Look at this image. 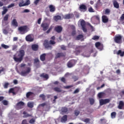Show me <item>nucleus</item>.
<instances>
[{
	"mask_svg": "<svg viewBox=\"0 0 124 124\" xmlns=\"http://www.w3.org/2000/svg\"><path fill=\"white\" fill-rule=\"evenodd\" d=\"M25 57V50L24 49H19L17 53L13 56V60L16 62H21Z\"/></svg>",
	"mask_w": 124,
	"mask_h": 124,
	"instance_id": "obj_1",
	"label": "nucleus"
},
{
	"mask_svg": "<svg viewBox=\"0 0 124 124\" xmlns=\"http://www.w3.org/2000/svg\"><path fill=\"white\" fill-rule=\"evenodd\" d=\"M18 31L21 34H25V33H27V31H29L28 26H23L18 27Z\"/></svg>",
	"mask_w": 124,
	"mask_h": 124,
	"instance_id": "obj_2",
	"label": "nucleus"
},
{
	"mask_svg": "<svg viewBox=\"0 0 124 124\" xmlns=\"http://www.w3.org/2000/svg\"><path fill=\"white\" fill-rule=\"evenodd\" d=\"M123 37L120 34L116 35L114 37V41L117 44H121L122 43Z\"/></svg>",
	"mask_w": 124,
	"mask_h": 124,
	"instance_id": "obj_3",
	"label": "nucleus"
},
{
	"mask_svg": "<svg viewBox=\"0 0 124 124\" xmlns=\"http://www.w3.org/2000/svg\"><path fill=\"white\" fill-rule=\"evenodd\" d=\"M25 106V103L23 101H20L16 103V108L18 110H20L21 109H23Z\"/></svg>",
	"mask_w": 124,
	"mask_h": 124,
	"instance_id": "obj_4",
	"label": "nucleus"
},
{
	"mask_svg": "<svg viewBox=\"0 0 124 124\" xmlns=\"http://www.w3.org/2000/svg\"><path fill=\"white\" fill-rule=\"evenodd\" d=\"M76 62H77L76 61L74 60H71L67 62V67L69 68H71V67H73V66H74V65L76 64Z\"/></svg>",
	"mask_w": 124,
	"mask_h": 124,
	"instance_id": "obj_5",
	"label": "nucleus"
},
{
	"mask_svg": "<svg viewBox=\"0 0 124 124\" xmlns=\"http://www.w3.org/2000/svg\"><path fill=\"white\" fill-rule=\"evenodd\" d=\"M110 101V99H101L99 100V103L100 106H102V105H104L105 104H107V103H109Z\"/></svg>",
	"mask_w": 124,
	"mask_h": 124,
	"instance_id": "obj_6",
	"label": "nucleus"
},
{
	"mask_svg": "<svg viewBox=\"0 0 124 124\" xmlns=\"http://www.w3.org/2000/svg\"><path fill=\"white\" fill-rule=\"evenodd\" d=\"M18 5L19 7H23L24 6L30 5V3L29 1H26V2H25V1H24V0H20V1L19 2Z\"/></svg>",
	"mask_w": 124,
	"mask_h": 124,
	"instance_id": "obj_7",
	"label": "nucleus"
},
{
	"mask_svg": "<svg viewBox=\"0 0 124 124\" xmlns=\"http://www.w3.org/2000/svg\"><path fill=\"white\" fill-rule=\"evenodd\" d=\"M30 72H31V68L30 67H27L26 71H22L21 73L18 72V73H19L20 75L21 76H27V74H28Z\"/></svg>",
	"mask_w": 124,
	"mask_h": 124,
	"instance_id": "obj_8",
	"label": "nucleus"
},
{
	"mask_svg": "<svg viewBox=\"0 0 124 124\" xmlns=\"http://www.w3.org/2000/svg\"><path fill=\"white\" fill-rule=\"evenodd\" d=\"M80 25L84 32H87V28H86V22L84 20H82L80 22Z\"/></svg>",
	"mask_w": 124,
	"mask_h": 124,
	"instance_id": "obj_9",
	"label": "nucleus"
},
{
	"mask_svg": "<svg viewBox=\"0 0 124 124\" xmlns=\"http://www.w3.org/2000/svg\"><path fill=\"white\" fill-rule=\"evenodd\" d=\"M49 25L48 23H43L41 25V27L43 28V30L44 31H47V29H49Z\"/></svg>",
	"mask_w": 124,
	"mask_h": 124,
	"instance_id": "obj_10",
	"label": "nucleus"
},
{
	"mask_svg": "<svg viewBox=\"0 0 124 124\" xmlns=\"http://www.w3.org/2000/svg\"><path fill=\"white\" fill-rule=\"evenodd\" d=\"M95 46L97 49L100 50V51L103 50V45L101 44V43H100L99 42H96L95 44Z\"/></svg>",
	"mask_w": 124,
	"mask_h": 124,
	"instance_id": "obj_11",
	"label": "nucleus"
},
{
	"mask_svg": "<svg viewBox=\"0 0 124 124\" xmlns=\"http://www.w3.org/2000/svg\"><path fill=\"white\" fill-rule=\"evenodd\" d=\"M79 10L80 11H81V12H86V11H87V6H86L85 4H81L79 6Z\"/></svg>",
	"mask_w": 124,
	"mask_h": 124,
	"instance_id": "obj_12",
	"label": "nucleus"
},
{
	"mask_svg": "<svg viewBox=\"0 0 124 124\" xmlns=\"http://www.w3.org/2000/svg\"><path fill=\"white\" fill-rule=\"evenodd\" d=\"M44 46H45V48H46V49H52V46L49 43L48 40L45 41L44 43Z\"/></svg>",
	"mask_w": 124,
	"mask_h": 124,
	"instance_id": "obj_13",
	"label": "nucleus"
},
{
	"mask_svg": "<svg viewBox=\"0 0 124 124\" xmlns=\"http://www.w3.org/2000/svg\"><path fill=\"white\" fill-rule=\"evenodd\" d=\"M54 30L56 32H58V33H61V32L62 31V28L61 26L55 27Z\"/></svg>",
	"mask_w": 124,
	"mask_h": 124,
	"instance_id": "obj_14",
	"label": "nucleus"
},
{
	"mask_svg": "<svg viewBox=\"0 0 124 124\" xmlns=\"http://www.w3.org/2000/svg\"><path fill=\"white\" fill-rule=\"evenodd\" d=\"M26 41H29V42H32L33 41V38L31 36V35L29 34L26 37Z\"/></svg>",
	"mask_w": 124,
	"mask_h": 124,
	"instance_id": "obj_15",
	"label": "nucleus"
},
{
	"mask_svg": "<svg viewBox=\"0 0 124 124\" xmlns=\"http://www.w3.org/2000/svg\"><path fill=\"white\" fill-rule=\"evenodd\" d=\"M74 17V15L73 14H66L64 16V19H71V18H73Z\"/></svg>",
	"mask_w": 124,
	"mask_h": 124,
	"instance_id": "obj_16",
	"label": "nucleus"
},
{
	"mask_svg": "<svg viewBox=\"0 0 124 124\" xmlns=\"http://www.w3.org/2000/svg\"><path fill=\"white\" fill-rule=\"evenodd\" d=\"M49 11L51 13H54L56 11V8L55 7V6L53 5H49Z\"/></svg>",
	"mask_w": 124,
	"mask_h": 124,
	"instance_id": "obj_17",
	"label": "nucleus"
},
{
	"mask_svg": "<svg viewBox=\"0 0 124 124\" xmlns=\"http://www.w3.org/2000/svg\"><path fill=\"white\" fill-rule=\"evenodd\" d=\"M113 6L115 8H117V9H119L120 8V4L118 3V1L116 0L112 1Z\"/></svg>",
	"mask_w": 124,
	"mask_h": 124,
	"instance_id": "obj_18",
	"label": "nucleus"
},
{
	"mask_svg": "<svg viewBox=\"0 0 124 124\" xmlns=\"http://www.w3.org/2000/svg\"><path fill=\"white\" fill-rule=\"evenodd\" d=\"M17 92H18V88H11L10 89L9 91V93H13V94L14 95H15V94H16V92H14V91H16L17 90Z\"/></svg>",
	"mask_w": 124,
	"mask_h": 124,
	"instance_id": "obj_19",
	"label": "nucleus"
},
{
	"mask_svg": "<svg viewBox=\"0 0 124 124\" xmlns=\"http://www.w3.org/2000/svg\"><path fill=\"white\" fill-rule=\"evenodd\" d=\"M82 52V46H77L76 48V52L77 54H80Z\"/></svg>",
	"mask_w": 124,
	"mask_h": 124,
	"instance_id": "obj_20",
	"label": "nucleus"
},
{
	"mask_svg": "<svg viewBox=\"0 0 124 124\" xmlns=\"http://www.w3.org/2000/svg\"><path fill=\"white\" fill-rule=\"evenodd\" d=\"M124 106V103L123 101H120L119 103V105L118 106V109H120V110H122L123 109V108Z\"/></svg>",
	"mask_w": 124,
	"mask_h": 124,
	"instance_id": "obj_21",
	"label": "nucleus"
},
{
	"mask_svg": "<svg viewBox=\"0 0 124 124\" xmlns=\"http://www.w3.org/2000/svg\"><path fill=\"white\" fill-rule=\"evenodd\" d=\"M12 25L13 26V27H15L16 28L18 27V22H17V20H16V19H14L12 21Z\"/></svg>",
	"mask_w": 124,
	"mask_h": 124,
	"instance_id": "obj_22",
	"label": "nucleus"
},
{
	"mask_svg": "<svg viewBox=\"0 0 124 124\" xmlns=\"http://www.w3.org/2000/svg\"><path fill=\"white\" fill-rule=\"evenodd\" d=\"M62 57H64L63 53H58L56 54L55 59H59V58H62Z\"/></svg>",
	"mask_w": 124,
	"mask_h": 124,
	"instance_id": "obj_23",
	"label": "nucleus"
},
{
	"mask_svg": "<svg viewBox=\"0 0 124 124\" xmlns=\"http://www.w3.org/2000/svg\"><path fill=\"white\" fill-rule=\"evenodd\" d=\"M40 77L41 78H44V79H46L47 80V79H49V75L48 74H45V73H42L40 75Z\"/></svg>",
	"mask_w": 124,
	"mask_h": 124,
	"instance_id": "obj_24",
	"label": "nucleus"
},
{
	"mask_svg": "<svg viewBox=\"0 0 124 124\" xmlns=\"http://www.w3.org/2000/svg\"><path fill=\"white\" fill-rule=\"evenodd\" d=\"M53 20L55 21V22H58L59 20H62V16H55L53 17Z\"/></svg>",
	"mask_w": 124,
	"mask_h": 124,
	"instance_id": "obj_25",
	"label": "nucleus"
},
{
	"mask_svg": "<svg viewBox=\"0 0 124 124\" xmlns=\"http://www.w3.org/2000/svg\"><path fill=\"white\" fill-rule=\"evenodd\" d=\"M116 55L118 56H120V57H124V51H122L121 50H119L116 52Z\"/></svg>",
	"mask_w": 124,
	"mask_h": 124,
	"instance_id": "obj_26",
	"label": "nucleus"
},
{
	"mask_svg": "<svg viewBox=\"0 0 124 124\" xmlns=\"http://www.w3.org/2000/svg\"><path fill=\"white\" fill-rule=\"evenodd\" d=\"M67 121V115L63 116L61 118V123H65Z\"/></svg>",
	"mask_w": 124,
	"mask_h": 124,
	"instance_id": "obj_27",
	"label": "nucleus"
},
{
	"mask_svg": "<svg viewBox=\"0 0 124 124\" xmlns=\"http://www.w3.org/2000/svg\"><path fill=\"white\" fill-rule=\"evenodd\" d=\"M40 60L42 61V62H44L46 59V54L44 53L42 55H41L40 57Z\"/></svg>",
	"mask_w": 124,
	"mask_h": 124,
	"instance_id": "obj_28",
	"label": "nucleus"
},
{
	"mask_svg": "<svg viewBox=\"0 0 124 124\" xmlns=\"http://www.w3.org/2000/svg\"><path fill=\"white\" fill-rule=\"evenodd\" d=\"M32 50L33 51H37L38 50V45L34 44L31 46Z\"/></svg>",
	"mask_w": 124,
	"mask_h": 124,
	"instance_id": "obj_29",
	"label": "nucleus"
},
{
	"mask_svg": "<svg viewBox=\"0 0 124 124\" xmlns=\"http://www.w3.org/2000/svg\"><path fill=\"white\" fill-rule=\"evenodd\" d=\"M102 21L103 23H107L108 22V19L106 16H103L102 17Z\"/></svg>",
	"mask_w": 124,
	"mask_h": 124,
	"instance_id": "obj_30",
	"label": "nucleus"
},
{
	"mask_svg": "<svg viewBox=\"0 0 124 124\" xmlns=\"http://www.w3.org/2000/svg\"><path fill=\"white\" fill-rule=\"evenodd\" d=\"M23 114L24 115L23 118H29V117H31V115L28 114V113L27 112V111H24L23 112Z\"/></svg>",
	"mask_w": 124,
	"mask_h": 124,
	"instance_id": "obj_31",
	"label": "nucleus"
},
{
	"mask_svg": "<svg viewBox=\"0 0 124 124\" xmlns=\"http://www.w3.org/2000/svg\"><path fill=\"white\" fill-rule=\"evenodd\" d=\"M101 0H98L95 6V8H98V7H100V6H101Z\"/></svg>",
	"mask_w": 124,
	"mask_h": 124,
	"instance_id": "obj_32",
	"label": "nucleus"
},
{
	"mask_svg": "<svg viewBox=\"0 0 124 124\" xmlns=\"http://www.w3.org/2000/svg\"><path fill=\"white\" fill-rule=\"evenodd\" d=\"M53 90L54 92H57V93H62V89L61 88L55 87L53 88Z\"/></svg>",
	"mask_w": 124,
	"mask_h": 124,
	"instance_id": "obj_33",
	"label": "nucleus"
},
{
	"mask_svg": "<svg viewBox=\"0 0 124 124\" xmlns=\"http://www.w3.org/2000/svg\"><path fill=\"white\" fill-rule=\"evenodd\" d=\"M34 94V93L31 92H28L26 93V97H27V98H30V97L32 95V94Z\"/></svg>",
	"mask_w": 124,
	"mask_h": 124,
	"instance_id": "obj_34",
	"label": "nucleus"
},
{
	"mask_svg": "<svg viewBox=\"0 0 124 124\" xmlns=\"http://www.w3.org/2000/svg\"><path fill=\"white\" fill-rule=\"evenodd\" d=\"M61 112H62V113H66V112H67V111H68V109L66 107H62L61 108Z\"/></svg>",
	"mask_w": 124,
	"mask_h": 124,
	"instance_id": "obj_35",
	"label": "nucleus"
},
{
	"mask_svg": "<svg viewBox=\"0 0 124 124\" xmlns=\"http://www.w3.org/2000/svg\"><path fill=\"white\" fill-rule=\"evenodd\" d=\"M110 116L111 119H115V118H116V116H117V113L115 111H113L111 112Z\"/></svg>",
	"mask_w": 124,
	"mask_h": 124,
	"instance_id": "obj_36",
	"label": "nucleus"
},
{
	"mask_svg": "<svg viewBox=\"0 0 124 124\" xmlns=\"http://www.w3.org/2000/svg\"><path fill=\"white\" fill-rule=\"evenodd\" d=\"M3 10L2 12V15H4L5 14H6V13L8 11V9H6V7H3Z\"/></svg>",
	"mask_w": 124,
	"mask_h": 124,
	"instance_id": "obj_37",
	"label": "nucleus"
},
{
	"mask_svg": "<svg viewBox=\"0 0 124 124\" xmlns=\"http://www.w3.org/2000/svg\"><path fill=\"white\" fill-rule=\"evenodd\" d=\"M111 10L109 9H106L105 11V14L106 15H109Z\"/></svg>",
	"mask_w": 124,
	"mask_h": 124,
	"instance_id": "obj_38",
	"label": "nucleus"
},
{
	"mask_svg": "<svg viewBox=\"0 0 124 124\" xmlns=\"http://www.w3.org/2000/svg\"><path fill=\"white\" fill-rule=\"evenodd\" d=\"M27 106L28 107H29V108H33V103L32 102H28Z\"/></svg>",
	"mask_w": 124,
	"mask_h": 124,
	"instance_id": "obj_39",
	"label": "nucleus"
},
{
	"mask_svg": "<svg viewBox=\"0 0 124 124\" xmlns=\"http://www.w3.org/2000/svg\"><path fill=\"white\" fill-rule=\"evenodd\" d=\"M83 37H84V35H83L82 34H79L77 36L76 40H80V39H82V38H83Z\"/></svg>",
	"mask_w": 124,
	"mask_h": 124,
	"instance_id": "obj_40",
	"label": "nucleus"
},
{
	"mask_svg": "<svg viewBox=\"0 0 124 124\" xmlns=\"http://www.w3.org/2000/svg\"><path fill=\"white\" fill-rule=\"evenodd\" d=\"M89 101L91 105H93L94 104V99L93 98H89Z\"/></svg>",
	"mask_w": 124,
	"mask_h": 124,
	"instance_id": "obj_41",
	"label": "nucleus"
},
{
	"mask_svg": "<svg viewBox=\"0 0 124 124\" xmlns=\"http://www.w3.org/2000/svg\"><path fill=\"white\" fill-rule=\"evenodd\" d=\"M82 122L86 123V124H88V123H90V121H91V120L90 118H86L85 119H82Z\"/></svg>",
	"mask_w": 124,
	"mask_h": 124,
	"instance_id": "obj_42",
	"label": "nucleus"
},
{
	"mask_svg": "<svg viewBox=\"0 0 124 124\" xmlns=\"http://www.w3.org/2000/svg\"><path fill=\"white\" fill-rule=\"evenodd\" d=\"M1 46L2 48H4V49H8V48H9V46L5 45L4 44H2Z\"/></svg>",
	"mask_w": 124,
	"mask_h": 124,
	"instance_id": "obj_43",
	"label": "nucleus"
},
{
	"mask_svg": "<svg viewBox=\"0 0 124 124\" xmlns=\"http://www.w3.org/2000/svg\"><path fill=\"white\" fill-rule=\"evenodd\" d=\"M39 97H41L42 99V100H45V98H46V96L44 95V94H41L39 95Z\"/></svg>",
	"mask_w": 124,
	"mask_h": 124,
	"instance_id": "obj_44",
	"label": "nucleus"
},
{
	"mask_svg": "<svg viewBox=\"0 0 124 124\" xmlns=\"http://www.w3.org/2000/svg\"><path fill=\"white\" fill-rule=\"evenodd\" d=\"M9 17V15H8V14L6 15L3 18V20L4 21H8Z\"/></svg>",
	"mask_w": 124,
	"mask_h": 124,
	"instance_id": "obj_45",
	"label": "nucleus"
},
{
	"mask_svg": "<svg viewBox=\"0 0 124 124\" xmlns=\"http://www.w3.org/2000/svg\"><path fill=\"white\" fill-rule=\"evenodd\" d=\"M8 86H9V83L5 82L3 85V87L4 89H7V88H8Z\"/></svg>",
	"mask_w": 124,
	"mask_h": 124,
	"instance_id": "obj_46",
	"label": "nucleus"
},
{
	"mask_svg": "<svg viewBox=\"0 0 124 124\" xmlns=\"http://www.w3.org/2000/svg\"><path fill=\"white\" fill-rule=\"evenodd\" d=\"M92 39L93 40H97L98 39H99V36L97 35H94L93 38Z\"/></svg>",
	"mask_w": 124,
	"mask_h": 124,
	"instance_id": "obj_47",
	"label": "nucleus"
},
{
	"mask_svg": "<svg viewBox=\"0 0 124 124\" xmlns=\"http://www.w3.org/2000/svg\"><path fill=\"white\" fill-rule=\"evenodd\" d=\"M2 102L3 104V105H5V106L8 105V101H7L6 100H3Z\"/></svg>",
	"mask_w": 124,
	"mask_h": 124,
	"instance_id": "obj_48",
	"label": "nucleus"
},
{
	"mask_svg": "<svg viewBox=\"0 0 124 124\" xmlns=\"http://www.w3.org/2000/svg\"><path fill=\"white\" fill-rule=\"evenodd\" d=\"M80 114V111H78V110H75V116H78L79 114Z\"/></svg>",
	"mask_w": 124,
	"mask_h": 124,
	"instance_id": "obj_49",
	"label": "nucleus"
},
{
	"mask_svg": "<svg viewBox=\"0 0 124 124\" xmlns=\"http://www.w3.org/2000/svg\"><path fill=\"white\" fill-rule=\"evenodd\" d=\"M103 96V93H99L98 94V97H99V98H102Z\"/></svg>",
	"mask_w": 124,
	"mask_h": 124,
	"instance_id": "obj_50",
	"label": "nucleus"
},
{
	"mask_svg": "<svg viewBox=\"0 0 124 124\" xmlns=\"http://www.w3.org/2000/svg\"><path fill=\"white\" fill-rule=\"evenodd\" d=\"M88 11L91 13L94 12V10L93 8V7H91L88 9Z\"/></svg>",
	"mask_w": 124,
	"mask_h": 124,
	"instance_id": "obj_51",
	"label": "nucleus"
},
{
	"mask_svg": "<svg viewBox=\"0 0 124 124\" xmlns=\"http://www.w3.org/2000/svg\"><path fill=\"white\" fill-rule=\"evenodd\" d=\"M49 44H50L51 45H54V44H56V42H55V41L54 40H50L49 41Z\"/></svg>",
	"mask_w": 124,
	"mask_h": 124,
	"instance_id": "obj_52",
	"label": "nucleus"
},
{
	"mask_svg": "<svg viewBox=\"0 0 124 124\" xmlns=\"http://www.w3.org/2000/svg\"><path fill=\"white\" fill-rule=\"evenodd\" d=\"M34 123H35V120L33 118L31 119L29 121L30 124H34Z\"/></svg>",
	"mask_w": 124,
	"mask_h": 124,
	"instance_id": "obj_53",
	"label": "nucleus"
},
{
	"mask_svg": "<svg viewBox=\"0 0 124 124\" xmlns=\"http://www.w3.org/2000/svg\"><path fill=\"white\" fill-rule=\"evenodd\" d=\"M34 61V63H39V59H38V58H35Z\"/></svg>",
	"mask_w": 124,
	"mask_h": 124,
	"instance_id": "obj_54",
	"label": "nucleus"
},
{
	"mask_svg": "<svg viewBox=\"0 0 124 124\" xmlns=\"http://www.w3.org/2000/svg\"><path fill=\"white\" fill-rule=\"evenodd\" d=\"M40 1V0H35L34 1V4H35V5H37V4L39 3Z\"/></svg>",
	"mask_w": 124,
	"mask_h": 124,
	"instance_id": "obj_55",
	"label": "nucleus"
},
{
	"mask_svg": "<svg viewBox=\"0 0 124 124\" xmlns=\"http://www.w3.org/2000/svg\"><path fill=\"white\" fill-rule=\"evenodd\" d=\"M15 6V4L14 3H12L8 6L7 8H11V7H14Z\"/></svg>",
	"mask_w": 124,
	"mask_h": 124,
	"instance_id": "obj_56",
	"label": "nucleus"
},
{
	"mask_svg": "<svg viewBox=\"0 0 124 124\" xmlns=\"http://www.w3.org/2000/svg\"><path fill=\"white\" fill-rule=\"evenodd\" d=\"M72 78H73V79H74V80L75 82L77 81V80H78V77H77L76 76H73Z\"/></svg>",
	"mask_w": 124,
	"mask_h": 124,
	"instance_id": "obj_57",
	"label": "nucleus"
},
{
	"mask_svg": "<svg viewBox=\"0 0 124 124\" xmlns=\"http://www.w3.org/2000/svg\"><path fill=\"white\" fill-rule=\"evenodd\" d=\"M94 17L97 21H100V18L99 17V16H95Z\"/></svg>",
	"mask_w": 124,
	"mask_h": 124,
	"instance_id": "obj_58",
	"label": "nucleus"
},
{
	"mask_svg": "<svg viewBox=\"0 0 124 124\" xmlns=\"http://www.w3.org/2000/svg\"><path fill=\"white\" fill-rule=\"evenodd\" d=\"M52 29H53V28L52 27H50L49 29L46 31V33H50V31H52Z\"/></svg>",
	"mask_w": 124,
	"mask_h": 124,
	"instance_id": "obj_59",
	"label": "nucleus"
},
{
	"mask_svg": "<svg viewBox=\"0 0 124 124\" xmlns=\"http://www.w3.org/2000/svg\"><path fill=\"white\" fill-rule=\"evenodd\" d=\"M29 12H30V10L25 9L22 12V13H29Z\"/></svg>",
	"mask_w": 124,
	"mask_h": 124,
	"instance_id": "obj_60",
	"label": "nucleus"
},
{
	"mask_svg": "<svg viewBox=\"0 0 124 124\" xmlns=\"http://www.w3.org/2000/svg\"><path fill=\"white\" fill-rule=\"evenodd\" d=\"M41 20H42V18H39L38 20H37V23L39 25H40V24H41Z\"/></svg>",
	"mask_w": 124,
	"mask_h": 124,
	"instance_id": "obj_61",
	"label": "nucleus"
},
{
	"mask_svg": "<svg viewBox=\"0 0 124 124\" xmlns=\"http://www.w3.org/2000/svg\"><path fill=\"white\" fill-rule=\"evenodd\" d=\"M72 87H73V85H69V86H64V89H70V88H72Z\"/></svg>",
	"mask_w": 124,
	"mask_h": 124,
	"instance_id": "obj_62",
	"label": "nucleus"
},
{
	"mask_svg": "<svg viewBox=\"0 0 124 124\" xmlns=\"http://www.w3.org/2000/svg\"><path fill=\"white\" fill-rule=\"evenodd\" d=\"M79 89H77L73 93L74 94H75V93H79Z\"/></svg>",
	"mask_w": 124,
	"mask_h": 124,
	"instance_id": "obj_63",
	"label": "nucleus"
},
{
	"mask_svg": "<svg viewBox=\"0 0 124 124\" xmlns=\"http://www.w3.org/2000/svg\"><path fill=\"white\" fill-rule=\"evenodd\" d=\"M21 124H28V123L27 122V120H23Z\"/></svg>",
	"mask_w": 124,
	"mask_h": 124,
	"instance_id": "obj_64",
	"label": "nucleus"
}]
</instances>
